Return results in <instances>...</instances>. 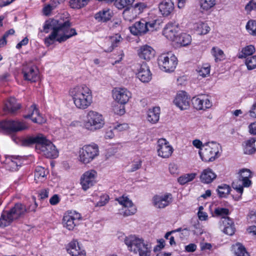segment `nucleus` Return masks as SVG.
<instances>
[{"instance_id":"obj_1","label":"nucleus","mask_w":256,"mask_h":256,"mask_svg":"<svg viewBox=\"0 0 256 256\" xmlns=\"http://www.w3.org/2000/svg\"><path fill=\"white\" fill-rule=\"evenodd\" d=\"M68 20L62 21L57 20H46L43 26V30L48 33L50 30H52L51 34L44 39V44L48 46L55 42L60 43L66 41L72 36L77 34L74 28H70Z\"/></svg>"},{"instance_id":"obj_2","label":"nucleus","mask_w":256,"mask_h":256,"mask_svg":"<svg viewBox=\"0 0 256 256\" xmlns=\"http://www.w3.org/2000/svg\"><path fill=\"white\" fill-rule=\"evenodd\" d=\"M68 94L74 106L78 110L87 109L93 102L92 90L88 86L84 84L70 88Z\"/></svg>"},{"instance_id":"obj_3","label":"nucleus","mask_w":256,"mask_h":256,"mask_svg":"<svg viewBox=\"0 0 256 256\" xmlns=\"http://www.w3.org/2000/svg\"><path fill=\"white\" fill-rule=\"evenodd\" d=\"M28 142L29 144H36L37 152L46 158H55L58 156L55 146L42 134L30 137Z\"/></svg>"},{"instance_id":"obj_4","label":"nucleus","mask_w":256,"mask_h":256,"mask_svg":"<svg viewBox=\"0 0 256 256\" xmlns=\"http://www.w3.org/2000/svg\"><path fill=\"white\" fill-rule=\"evenodd\" d=\"M124 244L130 252L138 256H150L152 250L151 244L143 238L136 235L126 237Z\"/></svg>"},{"instance_id":"obj_5","label":"nucleus","mask_w":256,"mask_h":256,"mask_svg":"<svg viewBox=\"0 0 256 256\" xmlns=\"http://www.w3.org/2000/svg\"><path fill=\"white\" fill-rule=\"evenodd\" d=\"M104 124V118L101 113L96 110H90L86 114L82 122V127L88 132H94L102 129Z\"/></svg>"},{"instance_id":"obj_6","label":"nucleus","mask_w":256,"mask_h":256,"mask_svg":"<svg viewBox=\"0 0 256 256\" xmlns=\"http://www.w3.org/2000/svg\"><path fill=\"white\" fill-rule=\"evenodd\" d=\"M222 148L220 144L214 142L204 144L203 148L198 150L201 160L206 162H214L220 156Z\"/></svg>"},{"instance_id":"obj_7","label":"nucleus","mask_w":256,"mask_h":256,"mask_svg":"<svg viewBox=\"0 0 256 256\" xmlns=\"http://www.w3.org/2000/svg\"><path fill=\"white\" fill-rule=\"evenodd\" d=\"M99 155V148L94 143H91L80 148L78 152V161L84 164L90 163Z\"/></svg>"},{"instance_id":"obj_8","label":"nucleus","mask_w":256,"mask_h":256,"mask_svg":"<svg viewBox=\"0 0 256 256\" xmlns=\"http://www.w3.org/2000/svg\"><path fill=\"white\" fill-rule=\"evenodd\" d=\"M237 175L238 180L242 182V185L238 184L237 182H233L232 186L240 194L238 197L235 198V200H239L242 198V195L244 192V188H248L252 186V182L250 178H252L253 174L250 170L244 168L238 171Z\"/></svg>"},{"instance_id":"obj_9","label":"nucleus","mask_w":256,"mask_h":256,"mask_svg":"<svg viewBox=\"0 0 256 256\" xmlns=\"http://www.w3.org/2000/svg\"><path fill=\"white\" fill-rule=\"evenodd\" d=\"M160 68L166 72H172L176 68L178 60L176 56L172 52L161 54L158 58Z\"/></svg>"},{"instance_id":"obj_10","label":"nucleus","mask_w":256,"mask_h":256,"mask_svg":"<svg viewBox=\"0 0 256 256\" xmlns=\"http://www.w3.org/2000/svg\"><path fill=\"white\" fill-rule=\"evenodd\" d=\"M82 220L81 214L76 210H70L64 213L62 224L64 228L72 231Z\"/></svg>"},{"instance_id":"obj_11","label":"nucleus","mask_w":256,"mask_h":256,"mask_svg":"<svg viewBox=\"0 0 256 256\" xmlns=\"http://www.w3.org/2000/svg\"><path fill=\"white\" fill-rule=\"evenodd\" d=\"M116 200L122 206L120 211V214L122 216L126 217L134 215L136 212V206L127 196H120L116 198Z\"/></svg>"},{"instance_id":"obj_12","label":"nucleus","mask_w":256,"mask_h":256,"mask_svg":"<svg viewBox=\"0 0 256 256\" xmlns=\"http://www.w3.org/2000/svg\"><path fill=\"white\" fill-rule=\"evenodd\" d=\"M98 172L90 169L84 172L80 178V184L82 189L86 191L97 182Z\"/></svg>"},{"instance_id":"obj_13","label":"nucleus","mask_w":256,"mask_h":256,"mask_svg":"<svg viewBox=\"0 0 256 256\" xmlns=\"http://www.w3.org/2000/svg\"><path fill=\"white\" fill-rule=\"evenodd\" d=\"M114 100L118 104L125 105L132 98V92L125 88H115L112 92Z\"/></svg>"},{"instance_id":"obj_14","label":"nucleus","mask_w":256,"mask_h":256,"mask_svg":"<svg viewBox=\"0 0 256 256\" xmlns=\"http://www.w3.org/2000/svg\"><path fill=\"white\" fill-rule=\"evenodd\" d=\"M156 151L158 156L168 158L172 155L174 148L166 139L160 138L157 142Z\"/></svg>"},{"instance_id":"obj_15","label":"nucleus","mask_w":256,"mask_h":256,"mask_svg":"<svg viewBox=\"0 0 256 256\" xmlns=\"http://www.w3.org/2000/svg\"><path fill=\"white\" fill-rule=\"evenodd\" d=\"M0 127L4 130L16 132L24 130L28 128L27 123L18 120H6L0 122Z\"/></svg>"},{"instance_id":"obj_16","label":"nucleus","mask_w":256,"mask_h":256,"mask_svg":"<svg viewBox=\"0 0 256 256\" xmlns=\"http://www.w3.org/2000/svg\"><path fill=\"white\" fill-rule=\"evenodd\" d=\"M172 201L170 193H163L155 195L152 200L153 206L156 208H164L168 206Z\"/></svg>"},{"instance_id":"obj_17","label":"nucleus","mask_w":256,"mask_h":256,"mask_svg":"<svg viewBox=\"0 0 256 256\" xmlns=\"http://www.w3.org/2000/svg\"><path fill=\"white\" fill-rule=\"evenodd\" d=\"M136 77L142 82H148L152 80V74L146 62H142L136 64Z\"/></svg>"},{"instance_id":"obj_18","label":"nucleus","mask_w":256,"mask_h":256,"mask_svg":"<svg viewBox=\"0 0 256 256\" xmlns=\"http://www.w3.org/2000/svg\"><path fill=\"white\" fill-rule=\"evenodd\" d=\"M22 74L25 80L32 82H36L39 78L38 69L32 62L26 63L24 64Z\"/></svg>"},{"instance_id":"obj_19","label":"nucleus","mask_w":256,"mask_h":256,"mask_svg":"<svg viewBox=\"0 0 256 256\" xmlns=\"http://www.w3.org/2000/svg\"><path fill=\"white\" fill-rule=\"evenodd\" d=\"M173 102L181 110H186L190 107V98L184 91L178 92L176 95Z\"/></svg>"},{"instance_id":"obj_20","label":"nucleus","mask_w":256,"mask_h":256,"mask_svg":"<svg viewBox=\"0 0 256 256\" xmlns=\"http://www.w3.org/2000/svg\"><path fill=\"white\" fill-rule=\"evenodd\" d=\"M66 250L71 256H86V252L82 244L76 240L68 243Z\"/></svg>"},{"instance_id":"obj_21","label":"nucleus","mask_w":256,"mask_h":256,"mask_svg":"<svg viewBox=\"0 0 256 256\" xmlns=\"http://www.w3.org/2000/svg\"><path fill=\"white\" fill-rule=\"evenodd\" d=\"M219 228L224 234L233 235L236 231L234 221L229 217H224L219 222Z\"/></svg>"},{"instance_id":"obj_22","label":"nucleus","mask_w":256,"mask_h":256,"mask_svg":"<svg viewBox=\"0 0 256 256\" xmlns=\"http://www.w3.org/2000/svg\"><path fill=\"white\" fill-rule=\"evenodd\" d=\"M192 102L194 108L198 110H206L212 105V102L206 96H194L192 98Z\"/></svg>"},{"instance_id":"obj_23","label":"nucleus","mask_w":256,"mask_h":256,"mask_svg":"<svg viewBox=\"0 0 256 256\" xmlns=\"http://www.w3.org/2000/svg\"><path fill=\"white\" fill-rule=\"evenodd\" d=\"M180 32V28L177 24L168 23L164 28L163 34L168 40L174 42Z\"/></svg>"},{"instance_id":"obj_24","label":"nucleus","mask_w":256,"mask_h":256,"mask_svg":"<svg viewBox=\"0 0 256 256\" xmlns=\"http://www.w3.org/2000/svg\"><path fill=\"white\" fill-rule=\"evenodd\" d=\"M24 118H30L32 122L38 124H42L46 122V120L40 114L36 104L31 106L28 113L24 116Z\"/></svg>"},{"instance_id":"obj_25","label":"nucleus","mask_w":256,"mask_h":256,"mask_svg":"<svg viewBox=\"0 0 256 256\" xmlns=\"http://www.w3.org/2000/svg\"><path fill=\"white\" fill-rule=\"evenodd\" d=\"M130 30L131 34L134 36H140L146 34L148 32L146 22L144 20H141L136 22L130 27Z\"/></svg>"},{"instance_id":"obj_26","label":"nucleus","mask_w":256,"mask_h":256,"mask_svg":"<svg viewBox=\"0 0 256 256\" xmlns=\"http://www.w3.org/2000/svg\"><path fill=\"white\" fill-rule=\"evenodd\" d=\"M138 54L141 59L150 60L154 58L155 50L150 46L146 44L139 48Z\"/></svg>"},{"instance_id":"obj_27","label":"nucleus","mask_w":256,"mask_h":256,"mask_svg":"<svg viewBox=\"0 0 256 256\" xmlns=\"http://www.w3.org/2000/svg\"><path fill=\"white\" fill-rule=\"evenodd\" d=\"M174 8V5L172 0H162L158 4L159 11L164 16L170 15Z\"/></svg>"},{"instance_id":"obj_28","label":"nucleus","mask_w":256,"mask_h":256,"mask_svg":"<svg viewBox=\"0 0 256 256\" xmlns=\"http://www.w3.org/2000/svg\"><path fill=\"white\" fill-rule=\"evenodd\" d=\"M10 210L15 220L24 216L28 212L27 206L22 203L16 204Z\"/></svg>"},{"instance_id":"obj_29","label":"nucleus","mask_w":256,"mask_h":256,"mask_svg":"<svg viewBox=\"0 0 256 256\" xmlns=\"http://www.w3.org/2000/svg\"><path fill=\"white\" fill-rule=\"evenodd\" d=\"M217 177L216 174L210 168L202 170L200 176V182L204 184H211Z\"/></svg>"},{"instance_id":"obj_30","label":"nucleus","mask_w":256,"mask_h":256,"mask_svg":"<svg viewBox=\"0 0 256 256\" xmlns=\"http://www.w3.org/2000/svg\"><path fill=\"white\" fill-rule=\"evenodd\" d=\"M113 13L109 8H104L96 12L94 16L95 20L100 22H105L111 19Z\"/></svg>"},{"instance_id":"obj_31","label":"nucleus","mask_w":256,"mask_h":256,"mask_svg":"<svg viewBox=\"0 0 256 256\" xmlns=\"http://www.w3.org/2000/svg\"><path fill=\"white\" fill-rule=\"evenodd\" d=\"M192 28L200 35L206 34L210 30V27L206 23L201 21L192 24Z\"/></svg>"},{"instance_id":"obj_32","label":"nucleus","mask_w":256,"mask_h":256,"mask_svg":"<svg viewBox=\"0 0 256 256\" xmlns=\"http://www.w3.org/2000/svg\"><path fill=\"white\" fill-rule=\"evenodd\" d=\"M6 168L10 170L15 171L22 164V162L18 156H10L6 159Z\"/></svg>"},{"instance_id":"obj_33","label":"nucleus","mask_w":256,"mask_h":256,"mask_svg":"<svg viewBox=\"0 0 256 256\" xmlns=\"http://www.w3.org/2000/svg\"><path fill=\"white\" fill-rule=\"evenodd\" d=\"M256 138H250L245 140L242 144L244 152L246 154H252L256 150L255 142Z\"/></svg>"},{"instance_id":"obj_34","label":"nucleus","mask_w":256,"mask_h":256,"mask_svg":"<svg viewBox=\"0 0 256 256\" xmlns=\"http://www.w3.org/2000/svg\"><path fill=\"white\" fill-rule=\"evenodd\" d=\"M14 220L10 210H4L2 212L0 217V227L8 226Z\"/></svg>"},{"instance_id":"obj_35","label":"nucleus","mask_w":256,"mask_h":256,"mask_svg":"<svg viewBox=\"0 0 256 256\" xmlns=\"http://www.w3.org/2000/svg\"><path fill=\"white\" fill-rule=\"evenodd\" d=\"M160 114V108L154 107L150 108L147 112L146 119L152 124H156L159 120Z\"/></svg>"},{"instance_id":"obj_36","label":"nucleus","mask_w":256,"mask_h":256,"mask_svg":"<svg viewBox=\"0 0 256 256\" xmlns=\"http://www.w3.org/2000/svg\"><path fill=\"white\" fill-rule=\"evenodd\" d=\"M20 108V106L16 102V100L11 98L5 103L4 110L8 113H14Z\"/></svg>"},{"instance_id":"obj_37","label":"nucleus","mask_w":256,"mask_h":256,"mask_svg":"<svg viewBox=\"0 0 256 256\" xmlns=\"http://www.w3.org/2000/svg\"><path fill=\"white\" fill-rule=\"evenodd\" d=\"M192 38L190 35L186 33L178 34L174 42L181 46H186L192 42Z\"/></svg>"},{"instance_id":"obj_38","label":"nucleus","mask_w":256,"mask_h":256,"mask_svg":"<svg viewBox=\"0 0 256 256\" xmlns=\"http://www.w3.org/2000/svg\"><path fill=\"white\" fill-rule=\"evenodd\" d=\"M199 5L202 12H208L216 5V0H200Z\"/></svg>"},{"instance_id":"obj_39","label":"nucleus","mask_w":256,"mask_h":256,"mask_svg":"<svg viewBox=\"0 0 256 256\" xmlns=\"http://www.w3.org/2000/svg\"><path fill=\"white\" fill-rule=\"evenodd\" d=\"M256 51L255 48L253 45L250 44L242 48L238 54L239 58H246L252 55Z\"/></svg>"},{"instance_id":"obj_40","label":"nucleus","mask_w":256,"mask_h":256,"mask_svg":"<svg viewBox=\"0 0 256 256\" xmlns=\"http://www.w3.org/2000/svg\"><path fill=\"white\" fill-rule=\"evenodd\" d=\"M211 54L214 58L216 62L223 60L225 58V54L223 50L218 46H214L210 50Z\"/></svg>"},{"instance_id":"obj_41","label":"nucleus","mask_w":256,"mask_h":256,"mask_svg":"<svg viewBox=\"0 0 256 256\" xmlns=\"http://www.w3.org/2000/svg\"><path fill=\"white\" fill-rule=\"evenodd\" d=\"M210 66L209 64H204L198 66L196 72L198 76L202 78H206L210 75Z\"/></svg>"},{"instance_id":"obj_42","label":"nucleus","mask_w":256,"mask_h":256,"mask_svg":"<svg viewBox=\"0 0 256 256\" xmlns=\"http://www.w3.org/2000/svg\"><path fill=\"white\" fill-rule=\"evenodd\" d=\"M46 170L42 166H38L34 172V180L36 183L42 182L46 180Z\"/></svg>"},{"instance_id":"obj_43","label":"nucleus","mask_w":256,"mask_h":256,"mask_svg":"<svg viewBox=\"0 0 256 256\" xmlns=\"http://www.w3.org/2000/svg\"><path fill=\"white\" fill-rule=\"evenodd\" d=\"M232 251L235 256H249L245 248L240 243L232 245Z\"/></svg>"},{"instance_id":"obj_44","label":"nucleus","mask_w":256,"mask_h":256,"mask_svg":"<svg viewBox=\"0 0 256 256\" xmlns=\"http://www.w3.org/2000/svg\"><path fill=\"white\" fill-rule=\"evenodd\" d=\"M124 18L128 22H132L138 16L131 7H128L124 10L122 12Z\"/></svg>"},{"instance_id":"obj_45","label":"nucleus","mask_w":256,"mask_h":256,"mask_svg":"<svg viewBox=\"0 0 256 256\" xmlns=\"http://www.w3.org/2000/svg\"><path fill=\"white\" fill-rule=\"evenodd\" d=\"M197 174L194 172L186 174L178 178V182L181 185L185 184L192 181L196 176Z\"/></svg>"},{"instance_id":"obj_46","label":"nucleus","mask_w":256,"mask_h":256,"mask_svg":"<svg viewBox=\"0 0 256 256\" xmlns=\"http://www.w3.org/2000/svg\"><path fill=\"white\" fill-rule=\"evenodd\" d=\"M216 190L220 197L225 198L230 194V188L226 184H222L218 186Z\"/></svg>"},{"instance_id":"obj_47","label":"nucleus","mask_w":256,"mask_h":256,"mask_svg":"<svg viewBox=\"0 0 256 256\" xmlns=\"http://www.w3.org/2000/svg\"><path fill=\"white\" fill-rule=\"evenodd\" d=\"M114 4L119 10L132 6L135 0H114Z\"/></svg>"},{"instance_id":"obj_48","label":"nucleus","mask_w":256,"mask_h":256,"mask_svg":"<svg viewBox=\"0 0 256 256\" xmlns=\"http://www.w3.org/2000/svg\"><path fill=\"white\" fill-rule=\"evenodd\" d=\"M247 32L252 36H256V20H249L246 26Z\"/></svg>"},{"instance_id":"obj_49","label":"nucleus","mask_w":256,"mask_h":256,"mask_svg":"<svg viewBox=\"0 0 256 256\" xmlns=\"http://www.w3.org/2000/svg\"><path fill=\"white\" fill-rule=\"evenodd\" d=\"M90 0H71L70 1V6L72 8L78 9L86 6Z\"/></svg>"},{"instance_id":"obj_50","label":"nucleus","mask_w":256,"mask_h":256,"mask_svg":"<svg viewBox=\"0 0 256 256\" xmlns=\"http://www.w3.org/2000/svg\"><path fill=\"white\" fill-rule=\"evenodd\" d=\"M130 7L133 9L137 15L139 16L146 8L147 6L146 4L144 2H138L133 6L132 5Z\"/></svg>"},{"instance_id":"obj_51","label":"nucleus","mask_w":256,"mask_h":256,"mask_svg":"<svg viewBox=\"0 0 256 256\" xmlns=\"http://www.w3.org/2000/svg\"><path fill=\"white\" fill-rule=\"evenodd\" d=\"M245 64L248 70L256 68V55L247 58L245 60Z\"/></svg>"},{"instance_id":"obj_52","label":"nucleus","mask_w":256,"mask_h":256,"mask_svg":"<svg viewBox=\"0 0 256 256\" xmlns=\"http://www.w3.org/2000/svg\"><path fill=\"white\" fill-rule=\"evenodd\" d=\"M160 21L156 20L150 22H146V26L148 28V31L156 30L160 28Z\"/></svg>"},{"instance_id":"obj_53","label":"nucleus","mask_w":256,"mask_h":256,"mask_svg":"<svg viewBox=\"0 0 256 256\" xmlns=\"http://www.w3.org/2000/svg\"><path fill=\"white\" fill-rule=\"evenodd\" d=\"M244 10L247 14H250L252 11H256V2L250 0L245 6Z\"/></svg>"},{"instance_id":"obj_54","label":"nucleus","mask_w":256,"mask_h":256,"mask_svg":"<svg viewBox=\"0 0 256 256\" xmlns=\"http://www.w3.org/2000/svg\"><path fill=\"white\" fill-rule=\"evenodd\" d=\"M200 248L202 251H212L216 248V246L210 243L201 242L200 243Z\"/></svg>"},{"instance_id":"obj_55","label":"nucleus","mask_w":256,"mask_h":256,"mask_svg":"<svg viewBox=\"0 0 256 256\" xmlns=\"http://www.w3.org/2000/svg\"><path fill=\"white\" fill-rule=\"evenodd\" d=\"M102 48L106 52H111L114 50V46L112 43L111 42L110 40L108 38L106 39L102 44Z\"/></svg>"},{"instance_id":"obj_56","label":"nucleus","mask_w":256,"mask_h":256,"mask_svg":"<svg viewBox=\"0 0 256 256\" xmlns=\"http://www.w3.org/2000/svg\"><path fill=\"white\" fill-rule=\"evenodd\" d=\"M112 110L115 114L119 116H122L126 113L124 105L115 106L113 107Z\"/></svg>"},{"instance_id":"obj_57","label":"nucleus","mask_w":256,"mask_h":256,"mask_svg":"<svg viewBox=\"0 0 256 256\" xmlns=\"http://www.w3.org/2000/svg\"><path fill=\"white\" fill-rule=\"evenodd\" d=\"M109 38L111 42L112 43L114 48L118 46L122 40V38L119 34H116L115 35L110 37Z\"/></svg>"},{"instance_id":"obj_58","label":"nucleus","mask_w":256,"mask_h":256,"mask_svg":"<svg viewBox=\"0 0 256 256\" xmlns=\"http://www.w3.org/2000/svg\"><path fill=\"white\" fill-rule=\"evenodd\" d=\"M168 170L170 174L174 176H176L179 174L178 166L175 163H170L168 166Z\"/></svg>"},{"instance_id":"obj_59","label":"nucleus","mask_w":256,"mask_h":256,"mask_svg":"<svg viewBox=\"0 0 256 256\" xmlns=\"http://www.w3.org/2000/svg\"><path fill=\"white\" fill-rule=\"evenodd\" d=\"M108 201V196L106 194H102L100 197L99 200L96 204V206H102L106 204Z\"/></svg>"},{"instance_id":"obj_60","label":"nucleus","mask_w":256,"mask_h":256,"mask_svg":"<svg viewBox=\"0 0 256 256\" xmlns=\"http://www.w3.org/2000/svg\"><path fill=\"white\" fill-rule=\"evenodd\" d=\"M113 128L118 132H123L128 130L129 126L126 123L116 124L114 126Z\"/></svg>"},{"instance_id":"obj_61","label":"nucleus","mask_w":256,"mask_h":256,"mask_svg":"<svg viewBox=\"0 0 256 256\" xmlns=\"http://www.w3.org/2000/svg\"><path fill=\"white\" fill-rule=\"evenodd\" d=\"M214 212L218 216L228 215L229 214V210L226 208L218 207L214 209Z\"/></svg>"},{"instance_id":"obj_62","label":"nucleus","mask_w":256,"mask_h":256,"mask_svg":"<svg viewBox=\"0 0 256 256\" xmlns=\"http://www.w3.org/2000/svg\"><path fill=\"white\" fill-rule=\"evenodd\" d=\"M247 220L249 224H256V210H251L247 216Z\"/></svg>"},{"instance_id":"obj_63","label":"nucleus","mask_w":256,"mask_h":256,"mask_svg":"<svg viewBox=\"0 0 256 256\" xmlns=\"http://www.w3.org/2000/svg\"><path fill=\"white\" fill-rule=\"evenodd\" d=\"M248 114L251 118H256V98L248 110Z\"/></svg>"},{"instance_id":"obj_64","label":"nucleus","mask_w":256,"mask_h":256,"mask_svg":"<svg viewBox=\"0 0 256 256\" xmlns=\"http://www.w3.org/2000/svg\"><path fill=\"white\" fill-rule=\"evenodd\" d=\"M203 207L202 206H200L199 208V210L198 213V218L200 220H206L208 218L207 214L203 212Z\"/></svg>"}]
</instances>
